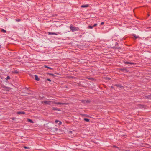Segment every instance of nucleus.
<instances>
[{
	"label": "nucleus",
	"instance_id": "f257e3e1",
	"mask_svg": "<svg viewBox=\"0 0 151 151\" xmlns=\"http://www.w3.org/2000/svg\"><path fill=\"white\" fill-rule=\"evenodd\" d=\"M70 28L72 32H74L76 31H78L80 29L78 27H74L72 24L70 25Z\"/></svg>",
	"mask_w": 151,
	"mask_h": 151
},
{
	"label": "nucleus",
	"instance_id": "f03ea898",
	"mask_svg": "<svg viewBox=\"0 0 151 151\" xmlns=\"http://www.w3.org/2000/svg\"><path fill=\"white\" fill-rule=\"evenodd\" d=\"M1 87L3 90L8 91H10L12 89L11 88L6 87L4 85L2 86Z\"/></svg>",
	"mask_w": 151,
	"mask_h": 151
},
{
	"label": "nucleus",
	"instance_id": "7ed1b4c3",
	"mask_svg": "<svg viewBox=\"0 0 151 151\" xmlns=\"http://www.w3.org/2000/svg\"><path fill=\"white\" fill-rule=\"evenodd\" d=\"M52 102H53L50 101H45L43 102H42V103L44 102L46 104L50 105V104L51 103L52 104Z\"/></svg>",
	"mask_w": 151,
	"mask_h": 151
},
{
	"label": "nucleus",
	"instance_id": "20e7f679",
	"mask_svg": "<svg viewBox=\"0 0 151 151\" xmlns=\"http://www.w3.org/2000/svg\"><path fill=\"white\" fill-rule=\"evenodd\" d=\"M52 104L60 105H66L67 104L66 103H65L56 102H53Z\"/></svg>",
	"mask_w": 151,
	"mask_h": 151
},
{
	"label": "nucleus",
	"instance_id": "39448f33",
	"mask_svg": "<svg viewBox=\"0 0 151 151\" xmlns=\"http://www.w3.org/2000/svg\"><path fill=\"white\" fill-rule=\"evenodd\" d=\"M59 34V32L58 33H54V32H48V35H58V34Z\"/></svg>",
	"mask_w": 151,
	"mask_h": 151
},
{
	"label": "nucleus",
	"instance_id": "423d86ee",
	"mask_svg": "<svg viewBox=\"0 0 151 151\" xmlns=\"http://www.w3.org/2000/svg\"><path fill=\"white\" fill-rule=\"evenodd\" d=\"M124 63L126 64H130L131 65H135L136 63L133 62H124Z\"/></svg>",
	"mask_w": 151,
	"mask_h": 151
},
{
	"label": "nucleus",
	"instance_id": "0eeeda50",
	"mask_svg": "<svg viewBox=\"0 0 151 151\" xmlns=\"http://www.w3.org/2000/svg\"><path fill=\"white\" fill-rule=\"evenodd\" d=\"M118 70L119 71H121L123 72H127V69L126 68H119Z\"/></svg>",
	"mask_w": 151,
	"mask_h": 151
},
{
	"label": "nucleus",
	"instance_id": "6e6552de",
	"mask_svg": "<svg viewBox=\"0 0 151 151\" xmlns=\"http://www.w3.org/2000/svg\"><path fill=\"white\" fill-rule=\"evenodd\" d=\"M89 5L88 4H86V5H81V8H85V7H89Z\"/></svg>",
	"mask_w": 151,
	"mask_h": 151
},
{
	"label": "nucleus",
	"instance_id": "1a4fd4ad",
	"mask_svg": "<svg viewBox=\"0 0 151 151\" xmlns=\"http://www.w3.org/2000/svg\"><path fill=\"white\" fill-rule=\"evenodd\" d=\"M19 73V71L17 70H15L12 72V73L13 74H17Z\"/></svg>",
	"mask_w": 151,
	"mask_h": 151
},
{
	"label": "nucleus",
	"instance_id": "9d476101",
	"mask_svg": "<svg viewBox=\"0 0 151 151\" xmlns=\"http://www.w3.org/2000/svg\"><path fill=\"white\" fill-rule=\"evenodd\" d=\"M35 80L39 81L40 80L39 78L38 77V76L37 75H35Z\"/></svg>",
	"mask_w": 151,
	"mask_h": 151
},
{
	"label": "nucleus",
	"instance_id": "9b49d317",
	"mask_svg": "<svg viewBox=\"0 0 151 151\" xmlns=\"http://www.w3.org/2000/svg\"><path fill=\"white\" fill-rule=\"evenodd\" d=\"M132 35L136 39L139 37L138 36H136L135 34H133Z\"/></svg>",
	"mask_w": 151,
	"mask_h": 151
},
{
	"label": "nucleus",
	"instance_id": "f8f14e48",
	"mask_svg": "<svg viewBox=\"0 0 151 151\" xmlns=\"http://www.w3.org/2000/svg\"><path fill=\"white\" fill-rule=\"evenodd\" d=\"M17 114H24L25 113L24 112H23V111H22V112L19 111V112H17Z\"/></svg>",
	"mask_w": 151,
	"mask_h": 151
},
{
	"label": "nucleus",
	"instance_id": "ddd939ff",
	"mask_svg": "<svg viewBox=\"0 0 151 151\" xmlns=\"http://www.w3.org/2000/svg\"><path fill=\"white\" fill-rule=\"evenodd\" d=\"M27 120L28 122H29L30 123H34L33 121L32 120H31V119L28 118V119H27Z\"/></svg>",
	"mask_w": 151,
	"mask_h": 151
},
{
	"label": "nucleus",
	"instance_id": "4468645a",
	"mask_svg": "<svg viewBox=\"0 0 151 151\" xmlns=\"http://www.w3.org/2000/svg\"><path fill=\"white\" fill-rule=\"evenodd\" d=\"M114 85V86H116L117 87H120V88H121L122 87L120 85H119V84H116Z\"/></svg>",
	"mask_w": 151,
	"mask_h": 151
},
{
	"label": "nucleus",
	"instance_id": "2eb2a0df",
	"mask_svg": "<svg viewBox=\"0 0 151 151\" xmlns=\"http://www.w3.org/2000/svg\"><path fill=\"white\" fill-rule=\"evenodd\" d=\"M45 68H47L48 69H51V70H53V69L52 68H51L50 67L46 66V65H45Z\"/></svg>",
	"mask_w": 151,
	"mask_h": 151
},
{
	"label": "nucleus",
	"instance_id": "dca6fc26",
	"mask_svg": "<svg viewBox=\"0 0 151 151\" xmlns=\"http://www.w3.org/2000/svg\"><path fill=\"white\" fill-rule=\"evenodd\" d=\"M84 120L86 122H88L89 121V119H88L86 118H84Z\"/></svg>",
	"mask_w": 151,
	"mask_h": 151
},
{
	"label": "nucleus",
	"instance_id": "f3484780",
	"mask_svg": "<svg viewBox=\"0 0 151 151\" xmlns=\"http://www.w3.org/2000/svg\"><path fill=\"white\" fill-rule=\"evenodd\" d=\"M1 31L3 33H6V31L3 29H1Z\"/></svg>",
	"mask_w": 151,
	"mask_h": 151
},
{
	"label": "nucleus",
	"instance_id": "a211bd4d",
	"mask_svg": "<svg viewBox=\"0 0 151 151\" xmlns=\"http://www.w3.org/2000/svg\"><path fill=\"white\" fill-rule=\"evenodd\" d=\"M52 109L53 110H58V111H60V110L59 109L56 108H54H54H53Z\"/></svg>",
	"mask_w": 151,
	"mask_h": 151
},
{
	"label": "nucleus",
	"instance_id": "6ab92c4d",
	"mask_svg": "<svg viewBox=\"0 0 151 151\" xmlns=\"http://www.w3.org/2000/svg\"><path fill=\"white\" fill-rule=\"evenodd\" d=\"M87 79H88L89 80H93L94 79L93 78H86Z\"/></svg>",
	"mask_w": 151,
	"mask_h": 151
},
{
	"label": "nucleus",
	"instance_id": "aec40b11",
	"mask_svg": "<svg viewBox=\"0 0 151 151\" xmlns=\"http://www.w3.org/2000/svg\"><path fill=\"white\" fill-rule=\"evenodd\" d=\"M10 79V77L9 76H8L6 78V79L7 80H9Z\"/></svg>",
	"mask_w": 151,
	"mask_h": 151
},
{
	"label": "nucleus",
	"instance_id": "412c9836",
	"mask_svg": "<svg viewBox=\"0 0 151 151\" xmlns=\"http://www.w3.org/2000/svg\"><path fill=\"white\" fill-rule=\"evenodd\" d=\"M15 21L17 22H20L21 21V19H15Z\"/></svg>",
	"mask_w": 151,
	"mask_h": 151
},
{
	"label": "nucleus",
	"instance_id": "4be33fe9",
	"mask_svg": "<svg viewBox=\"0 0 151 151\" xmlns=\"http://www.w3.org/2000/svg\"><path fill=\"white\" fill-rule=\"evenodd\" d=\"M23 147L25 149H29V148L28 147H27L26 146H24Z\"/></svg>",
	"mask_w": 151,
	"mask_h": 151
},
{
	"label": "nucleus",
	"instance_id": "5701e85b",
	"mask_svg": "<svg viewBox=\"0 0 151 151\" xmlns=\"http://www.w3.org/2000/svg\"><path fill=\"white\" fill-rule=\"evenodd\" d=\"M93 26H88V28L90 29H92L93 28Z\"/></svg>",
	"mask_w": 151,
	"mask_h": 151
},
{
	"label": "nucleus",
	"instance_id": "b1692460",
	"mask_svg": "<svg viewBox=\"0 0 151 151\" xmlns=\"http://www.w3.org/2000/svg\"><path fill=\"white\" fill-rule=\"evenodd\" d=\"M80 114L82 116H87L85 114Z\"/></svg>",
	"mask_w": 151,
	"mask_h": 151
},
{
	"label": "nucleus",
	"instance_id": "393cba45",
	"mask_svg": "<svg viewBox=\"0 0 151 151\" xmlns=\"http://www.w3.org/2000/svg\"><path fill=\"white\" fill-rule=\"evenodd\" d=\"M90 102V101L89 100H88L86 101V102L87 103H89Z\"/></svg>",
	"mask_w": 151,
	"mask_h": 151
},
{
	"label": "nucleus",
	"instance_id": "a878e982",
	"mask_svg": "<svg viewBox=\"0 0 151 151\" xmlns=\"http://www.w3.org/2000/svg\"><path fill=\"white\" fill-rule=\"evenodd\" d=\"M97 25V24L96 23L93 26V27H95Z\"/></svg>",
	"mask_w": 151,
	"mask_h": 151
},
{
	"label": "nucleus",
	"instance_id": "bb28decb",
	"mask_svg": "<svg viewBox=\"0 0 151 151\" xmlns=\"http://www.w3.org/2000/svg\"><path fill=\"white\" fill-rule=\"evenodd\" d=\"M47 74L48 75H52V76L53 75V74L51 73H47Z\"/></svg>",
	"mask_w": 151,
	"mask_h": 151
},
{
	"label": "nucleus",
	"instance_id": "cd10ccee",
	"mask_svg": "<svg viewBox=\"0 0 151 151\" xmlns=\"http://www.w3.org/2000/svg\"><path fill=\"white\" fill-rule=\"evenodd\" d=\"M104 24V22H102L100 24L101 25H103Z\"/></svg>",
	"mask_w": 151,
	"mask_h": 151
},
{
	"label": "nucleus",
	"instance_id": "c85d7f7f",
	"mask_svg": "<svg viewBox=\"0 0 151 151\" xmlns=\"http://www.w3.org/2000/svg\"><path fill=\"white\" fill-rule=\"evenodd\" d=\"M47 80L48 81H49L50 82V81H51V80L50 79H48V78L47 79Z\"/></svg>",
	"mask_w": 151,
	"mask_h": 151
},
{
	"label": "nucleus",
	"instance_id": "c756f323",
	"mask_svg": "<svg viewBox=\"0 0 151 151\" xmlns=\"http://www.w3.org/2000/svg\"><path fill=\"white\" fill-rule=\"evenodd\" d=\"M62 124V122H61L60 121L59 122V125H61Z\"/></svg>",
	"mask_w": 151,
	"mask_h": 151
},
{
	"label": "nucleus",
	"instance_id": "7c9ffc66",
	"mask_svg": "<svg viewBox=\"0 0 151 151\" xmlns=\"http://www.w3.org/2000/svg\"><path fill=\"white\" fill-rule=\"evenodd\" d=\"M59 122V121L58 120H56L55 121V122L56 123L58 122Z\"/></svg>",
	"mask_w": 151,
	"mask_h": 151
},
{
	"label": "nucleus",
	"instance_id": "2f4dec72",
	"mask_svg": "<svg viewBox=\"0 0 151 151\" xmlns=\"http://www.w3.org/2000/svg\"><path fill=\"white\" fill-rule=\"evenodd\" d=\"M114 48H116V49H120V47H119V48H117V47H115Z\"/></svg>",
	"mask_w": 151,
	"mask_h": 151
},
{
	"label": "nucleus",
	"instance_id": "473e14b6",
	"mask_svg": "<svg viewBox=\"0 0 151 151\" xmlns=\"http://www.w3.org/2000/svg\"><path fill=\"white\" fill-rule=\"evenodd\" d=\"M113 147H116V148H118V147H116V146H113Z\"/></svg>",
	"mask_w": 151,
	"mask_h": 151
},
{
	"label": "nucleus",
	"instance_id": "72a5a7b5",
	"mask_svg": "<svg viewBox=\"0 0 151 151\" xmlns=\"http://www.w3.org/2000/svg\"><path fill=\"white\" fill-rule=\"evenodd\" d=\"M118 43L116 42V43L115 45H118Z\"/></svg>",
	"mask_w": 151,
	"mask_h": 151
},
{
	"label": "nucleus",
	"instance_id": "f704fd0d",
	"mask_svg": "<svg viewBox=\"0 0 151 151\" xmlns=\"http://www.w3.org/2000/svg\"><path fill=\"white\" fill-rule=\"evenodd\" d=\"M111 87L112 88H114V87L113 86H111Z\"/></svg>",
	"mask_w": 151,
	"mask_h": 151
},
{
	"label": "nucleus",
	"instance_id": "c9c22d12",
	"mask_svg": "<svg viewBox=\"0 0 151 151\" xmlns=\"http://www.w3.org/2000/svg\"><path fill=\"white\" fill-rule=\"evenodd\" d=\"M55 129L56 130H57L58 129V128H56Z\"/></svg>",
	"mask_w": 151,
	"mask_h": 151
},
{
	"label": "nucleus",
	"instance_id": "e433bc0d",
	"mask_svg": "<svg viewBox=\"0 0 151 151\" xmlns=\"http://www.w3.org/2000/svg\"><path fill=\"white\" fill-rule=\"evenodd\" d=\"M1 48V45L0 44V48Z\"/></svg>",
	"mask_w": 151,
	"mask_h": 151
},
{
	"label": "nucleus",
	"instance_id": "4c0bfd02",
	"mask_svg": "<svg viewBox=\"0 0 151 151\" xmlns=\"http://www.w3.org/2000/svg\"><path fill=\"white\" fill-rule=\"evenodd\" d=\"M72 132L70 131V132Z\"/></svg>",
	"mask_w": 151,
	"mask_h": 151
},
{
	"label": "nucleus",
	"instance_id": "58836bf2",
	"mask_svg": "<svg viewBox=\"0 0 151 151\" xmlns=\"http://www.w3.org/2000/svg\"><path fill=\"white\" fill-rule=\"evenodd\" d=\"M13 120H14V118H13L12 119Z\"/></svg>",
	"mask_w": 151,
	"mask_h": 151
},
{
	"label": "nucleus",
	"instance_id": "ea45409f",
	"mask_svg": "<svg viewBox=\"0 0 151 151\" xmlns=\"http://www.w3.org/2000/svg\"><path fill=\"white\" fill-rule=\"evenodd\" d=\"M149 14H148V16H149Z\"/></svg>",
	"mask_w": 151,
	"mask_h": 151
}]
</instances>
